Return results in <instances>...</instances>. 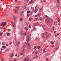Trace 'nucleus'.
<instances>
[{
	"instance_id": "obj_1",
	"label": "nucleus",
	"mask_w": 61,
	"mask_h": 61,
	"mask_svg": "<svg viewBox=\"0 0 61 61\" xmlns=\"http://www.w3.org/2000/svg\"><path fill=\"white\" fill-rule=\"evenodd\" d=\"M29 37V35L27 36V39H26V41L27 42V43H24V47H26V45L28 46H30V44H29V41H30L29 38L28 37Z\"/></svg>"
},
{
	"instance_id": "obj_2",
	"label": "nucleus",
	"mask_w": 61,
	"mask_h": 61,
	"mask_svg": "<svg viewBox=\"0 0 61 61\" xmlns=\"http://www.w3.org/2000/svg\"><path fill=\"white\" fill-rule=\"evenodd\" d=\"M51 20L50 19H48V21H47V20L46 19H45V22H47V23H48V24H50V23H51V20Z\"/></svg>"
},
{
	"instance_id": "obj_3",
	"label": "nucleus",
	"mask_w": 61,
	"mask_h": 61,
	"mask_svg": "<svg viewBox=\"0 0 61 61\" xmlns=\"http://www.w3.org/2000/svg\"><path fill=\"white\" fill-rule=\"evenodd\" d=\"M35 10L34 11V13H36L37 12V11H38V5H36L35 6Z\"/></svg>"
},
{
	"instance_id": "obj_4",
	"label": "nucleus",
	"mask_w": 61,
	"mask_h": 61,
	"mask_svg": "<svg viewBox=\"0 0 61 61\" xmlns=\"http://www.w3.org/2000/svg\"><path fill=\"white\" fill-rule=\"evenodd\" d=\"M41 15V14H40L38 13L37 15H36L35 16V17H37V18H38V17H40V16Z\"/></svg>"
},
{
	"instance_id": "obj_5",
	"label": "nucleus",
	"mask_w": 61,
	"mask_h": 61,
	"mask_svg": "<svg viewBox=\"0 0 61 61\" xmlns=\"http://www.w3.org/2000/svg\"><path fill=\"white\" fill-rule=\"evenodd\" d=\"M15 8L16 9H15V13H17V10H18V9H19V7H18L16 6Z\"/></svg>"
},
{
	"instance_id": "obj_6",
	"label": "nucleus",
	"mask_w": 61,
	"mask_h": 61,
	"mask_svg": "<svg viewBox=\"0 0 61 61\" xmlns=\"http://www.w3.org/2000/svg\"><path fill=\"white\" fill-rule=\"evenodd\" d=\"M19 44H20V41H18L17 42H15V46H17Z\"/></svg>"
},
{
	"instance_id": "obj_7",
	"label": "nucleus",
	"mask_w": 61,
	"mask_h": 61,
	"mask_svg": "<svg viewBox=\"0 0 61 61\" xmlns=\"http://www.w3.org/2000/svg\"><path fill=\"white\" fill-rule=\"evenodd\" d=\"M25 51H26V48L25 47L23 48L22 51L23 53H24L25 52Z\"/></svg>"
},
{
	"instance_id": "obj_8",
	"label": "nucleus",
	"mask_w": 61,
	"mask_h": 61,
	"mask_svg": "<svg viewBox=\"0 0 61 61\" xmlns=\"http://www.w3.org/2000/svg\"><path fill=\"white\" fill-rule=\"evenodd\" d=\"M29 58L28 57H26L25 59H24V60L25 61H28L29 60Z\"/></svg>"
},
{
	"instance_id": "obj_9",
	"label": "nucleus",
	"mask_w": 61,
	"mask_h": 61,
	"mask_svg": "<svg viewBox=\"0 0 61 61\" xmlns=\"http://www.w3.org/2000/svg\"><path fill=\"white\" fill-rule=\"evenodd\" d=\"M6 23H7V22H3L2 24L1 25L2 26H5V24H6Z\"/></svg>"
},
{
	"instance_id": "obj_10",
	"label": "nucleus",
	"mask_w": 61,
	"mask_h": 61,
	"mask_svg": "<svg viewBox=\"0 0 61 61\" xmlns=\"http://www.w3.org/2000/svg\"><path fill=\"white\" fill-rule=\"evenodd\" d=\"M23 11H21L20 13V15L21 16H23Z\"/></svg>"
},
{
	"instance_id": "obj_11",
	"label": "nucleus",
	"mask_w": 61,
	"mask_h": 61,
	"mask_svg": "<svg viewBox=\"0 0 61 61\" xmlns=\"http://www.w3.org/2000/svg\"><path fill=\"white\" fill-rule=\"evenodd\" d=\"M23 8L24 9H26L27 8V5L24 6H23Z\"/></svg>"
},
{
	"instance_id": "obj_12",
	"label": "nucleus",
	"mask_w": 61,
	"mask_h": 61,
	"mask_svg": "<svg viewBox=\"0 0 61 61\" xmlns=\"http://www.w3.org/2000/svg\"><path fill=\"white\" fill-rule=\"evenodd\" d=\"M54 30H55V27L53 26L51 30V31L52 32H53V31H54Z\"/></svg>"
},
{
	"instance_id": "obj_13",
	"label": "nucleus",
	"mask_w": 61,
	"mask_h": 61,
	"mask_svg": "<svg viewBox=\"0 0 61 61\" xmlns=\"http://www.w3.org/2000/svg\"><path fill=\"white\" fill-rule=\"evenodd\" d=\"M32 15V13L31 12H30V14H27V17H28V16H29V15H30L31 16Z\"/></svg>"
},
{
	"instance_id": "obj_14",
	"label": "nucleus",
	"mask_w": 61,
	"mask_h": 61,
	"mask_svg": "<svg viewBox=\"0 0 61 61\" xmlns=\"http://www.w3.org/2000/svg\"><path fill=\"white\" fill-rule=\"evenodd\" d=\"M57 20L58 22H59V21L60 20V16H58Z\"/></svg>"
},
{
	"instance_id": "obj_15",
	"label": "nucleus",
	"mask_w": 61,
	"mask_h": 61,
	"mask_svg": "<svg viewBox=\"0 0 61 61\" xmlns=\"http://www.w3.org/2000/svg\"><path fill=\"white\" fill-rule=\"evenodd\" d=\"M34 3V1L32 0L30 1L29 3V4H32V3Z\"/></svg>"
},
{
	"instance_id": "obj_16",
	"label": "nucleus",
	"mask_w": 61,
	"mask_h": 61,
	"mask_svg": "<svg viewBox=\"0 0 61 61\" xmlns=\"http://www.w3.org/2000/svg\"><path fill=\"white\" fill-rule=\"evenodd\" d=\"M19 54H20V55H23V56H24V54L22 53V52L21 51L19 52Z\"/></svg>"
},
{
	"instance_id": "obj_17",
	"label": "nucleus",
	"mask_w": 61,
	"mask_h": 61,
	"mask_svg": "<svg viewBox=\"0 0 61 61\" xmlns=\"http://www.w3.org/2000/svg\"><path fill=\"white\" fill-rule=\"evenodd\" d=\"M45 17H46V18H47V19H50V18H49V17L47 15H45Z\"/></svg>"
},
{
	"instance_id": "obj_18",
	"label": "nucleus",
	"mask_w": 61,
	"mask_h": 61,
	"mask_svg": "<svg viewBox=\"0 0 61 61\" xmlns=\"http://www.w3.org/2000/svg\"><path fill=\"white\" fill-rule=\"evenodd\" d=\"M31 10H34V7H31Z\"/></svg>"
},
{
	"instance_id": "obj_19",
	"label": "nucleus",
	"mask_w": 61,
	"mask_h": 61,
	"mask_svg": "<svg viewBox=\"0 0 61 61\" xmlns=\"http://www.w3.org/2000/svg\"><path fill=\"white\" fill-rule=\"evenodd\" d=\"M45 35V34L44 33H42V37H45V36H44V35Z\"/></svg>"
},
{
	"instance_id": "obj_20",
	"label": "nucleus",
	"mask_w": 61,
	"mask_h": 61,
	"mask_svg": "<svg viewBox=\"0 0 61 61\" xmlns=\"http://www.w3.org/2000/svg\"><path fill=\"white\" fill-rule=\"evenodd\" d=\"M34 49H35V50H36V49L37 48V46H34Z\"/></svg>"
},
{
	"instance_id": "obj_21",
	"label": "nucleus",
	"mask_w": 61,
	"mask_h": 61,
	"mask_svg": "<svg viewBox=\"0 0 61 61\" xmlns=\"http://www.w3.org/2000/svg\"><path fill=\"white\" fill-rule=\"evenodd\" d=\"M2 47L3 48H5L6 47L5 46H3Z\"/></svg>"
},
{
	"instance_id": "obj_22",
	"label": "nucleus",
	"mask_w": 61,
	"mask_h": 61,
	"mask_svg": "<svg viewBox=\"0 0 61 61\" xmlns=\"http://www.w3.org/2000/svg\"><path fill=\"white\" fill-rule=\"evenodd\" d=\"M13 17L14 19H16V16H15V15L14 16H13Z\"/></svg>"
},
{
	"instance_id": "obj_23",
	"label": "nucleus",
	"mask_w": 61,
	"mask_h": 61,
	"mask_svg": "<svg viewBox=\"0 0 61 61\" xmlns=\"http://www.w3.org/2000/svg\"><path fill=\"white\" fill-rule=\"evenodd\" d=\"M35 26L36 25H39V23H37L36 24H35Z\"/></svg>"
},
{
	"instance_id": "obj_24",
	"label": "nucleus",
	"mask_w": 61,
	"mask_h": 61,
	"mask_svg": "<svg viewBox=\"0 0 61 61\" xmlns=\"http://www.w3.org/2000/svg\"><path fill=\"white\" fill-rule=\"evenodd\" d=\"M23 20V18H21L20 19V21H22V20Z\"/></svg>"
},
{
	"instance_id": "obj_25",
	"label": "nucleus",
	"mask_w": 61,
	"mask_h": 61,
	"mask_svg": "<svg viewBox=\"0 0 61 61\" xmlns=\"http://www.w3.org/2000/svg\"><path fill=\"white\" fill-rule=\"evenodd\" d=\"M37 20H38V18H36L35 19L34 21H37Z\"/></svg>"
},
{
	"instance_id": "obj_26",
	"label": "nucleus",
	"mask_w": 61,
	"mask_h": 61,
	"mask_svg": "<svg viewBox=\"0 0 61 61\" xmlns=\"http://www.w3.org/2000/svg\"><path fill=\"white\" fill-rule=\"evenodd\" d=\"M42 8H40L39 9V11L40 12L42 11Z\"/></svg>"
},
{
	"instance_id": "obj_27",
	"label": "nucleus",
	"mask_w": 61,
	"mask_h": 61,
	"mask_svg": "<svg viewBox=\"0 0 61 61\" xmlns=\"http://www.w3.org/2000/svg\"><path fill=\"white\" fill-rule=\"evenodd\" d=\"M32 18L30 17L29 19V21H31V20H32Z\"/></svg>"
},
{
	"instance_id": "obj_28",
	"label": "nucleus",
	"mask_w": 61,
	"mask_h": 61,
	"mask_svg": "<svg viewBox=\"0 0 61 61\" xmlns=\"http://www.w3.org/2000/svg\"><path fill=\"white\" fill-rule=\"evenodd\" d=\"M40 20H43V18L41 17H40Z\"/></svg>"
},
{
	"instance_id": "obj_29",
	"label": "nucleus",
	"mask_w": 61,
	"mask_h": 61,
	"mask_svg": "<svg viewBox=\"0 0 61 61\" xmlns=\"http://www.w3.org/2000/svg\"><path fill=\"white\" fill-rule=\"evenodd\" d=\"M36 58L38 57H39V55H36Z\"/></svg>"
},
{
	"instance_id": "obj_30",
	"label": "nucleus",
	"mask_w": 61,
	"mask_h": 61,
	"mask_svg": "<svg viewBox=\"0 0 61 61\" xmlns=\"http://www.w3.org/2000/svg\"><path fill=\"white\" fill-rule=\"evenodd\" d=\"M58 35H59V34H56L55 36H56V37L57 36H58Z\"/></svg>"
},
{
	"instance_id": "obj_31",
	"label": "nucleus",
	"mask_w": 61,
	"mask_h": 61,
	"mask_svg": "<svg viewBox=\"0 0 61 61\" xmlns=\"http://www.w3.org/2000/svg\"><path fill=\"white\" fill-rule=\"evenodd\" d=\"M2 34H3V32H0V36H2Z\"/></svg>"
},
{
	"instance_id": "obj_32",
	"label": "nucleus",
	"mask_w": 61,
	"mask_h": 61,
	"mask_svg": "<svg viewBox=\"0 0 61 61\" xmlns=\"http://www.w3.org/2000/svg\"><path fill=\"white\" fill-rule=\"evenodd\" d=\"M30 11L29 10L27 12V14H29L30 13Z\"/></svg>"
},
{
	"instance_id": "obj_33",
	"label": "nucleus",
	"mask_w": 61,
	"mask_h": 61,
	"mask_svg": "<svg viewBox=\"0 0 61 61\" xmlns=\"http://www.w3.org/2000/svg\"><path fill=\"white\" fill-rule=\"evenodd\" d=\"M50 43L51 44H54V42L53 41H51Z\"/></svg>"
},
{
	"instance_id": "obj_34",
	"label": "nucleus",
	"mask_w": 61,
	"mask_h": 61,
	"mask_svg": "<svg viewBox=\"0 0 61 61\" xmlns=\"http://www.w3.org/2000/svg\"><path fill=\"white\" fill-rule=\"evenodd\" d=\"M33 30L34 31H36V28H33Z\"/></svg>"
},
{
	"instance_id": "obj_35",
	"label": "nucleus",
	"mask_w": 61,
	"mask_h": 61,
	"mask_svg": "<svg viewBox=\"0 0 61 61\" xmlns=\"http://www.w3.org/2000/svg\"><path fill=\"white\" fill-rule=\"evenodd\" d=\"M25 29L26 30H28V29L27 27H25Z\"/></svg>"
},
{
	"instance_id": "obj_36",
	"label": "nucleus",
	"mask_w": 61,
	"mask_h": 61,
	"mask_svg": "<svg viewBox=\"0 0 61 61\" xmlns=\"http://www.w3.org/2000/svg\"><path fill=\"white\" fill-rule=\"evenodd\" d=\"M29 24V23H28V22L26 24V25H28Z\"/></svg>"
},
{
	"instance_id": "obj_37",
	"label": "nucleus",
	"mask_w": 61,
	"mask_h": 61,
	"mask_svg": "<svg viewBox=\"0 0 61 61\" xmlns=\"http://www.w3.org/2000/svg\"><path fill=\"white\" fill-rule=\"evenodd\" d=\"M23 35H24V36H26V33H25L23 34Z\"/></svg>"
},
{
	"instance_id": "obj_38",
	"label": "nucleus",
	"mask_w": 61,
	"mask_h": 61,
	"mask_svg": "<svg viewBox=\"0 0 61 61\" xmlns=\"http://www.w3.org/2000/svg\"><path fill=\"white\" fill-rule=\"evenodd\" d=\"M37 53H38L36 51V52H35V55H36V54H37Z\"/></svg>"
},
{
	"instance_id": "obj_39",
	"label": "nucleus",
	"mask_w": 61,
	"mask_h": 61,
	"mask_svg": "<svg viewBox=\"0 0 61 61\" xmlns=\"http://www.w3.org/2000/svg\"><path fill=\"white\" fill-rule=\"evenodd\" d=\"M8 16V14H6L5 15V16Z\"/></svg>"
},
{
	"instance_id": "obj_40",
	"label": "nucleus",
	"mask_w": 61,
	"mask_h": 61,
	"mask_svg": "<svg viewBox=\"0 0 61 61\" xmlns=\"http://www.w3.org/2000/svg\"><path fill=\"white\" fill-rule=\"evenodd\" d=\"M10 33H8L7 34V35L8 36H9V35H10Z\"/></svg>"
},
{
	"instance_id": "obj_41",
	"label": "nucleus",
	"mask_w": 61,
	"mask_h": 61,
	"mask_svg": "<svg viewBox=\"0 0 61 61\" xmlns=\"http://www.w3.org/2000/svg\"><path fill=\"white\" fill-rule=\"evenodd\" d=\"M15 23H14V25H13V27H14V26H15Z\"/></svg>"
},
{
	"instance_id": "obj_42",
	"label": "nucleus",
	"mask_w": 61,
	"mask_h": 61,
	"mask_svg": "<svg viewBox=\"0 0 61 61\" xmlns=\"http://www.w3.org/2000/svg\"><path fill=\"white\" fill-rule=\"evenodd\" d=\"M59 47H57V48H56V50H57L58 49Z\"/></svg>"
},
{
	"instance_id": "obj_43",
	"label": "nucleus",
	"mask_w": 61,
	"mask_h": 61,
	"mask_svg": "<svg viewBox=\"0 0 61 61\" xmlns=\"http://www.w3.org/2000/svg\"><path fill=\"white\" fill-rule=\"evenodd\" d=\"M39 39L37 38H36L35 39V40H39Z\"/></svg>"
},
{
	"instance_id": "obj_44",
	"label": "nucleus",
	"mask_w": 61,
	"mask_h": 61,
	"mask_svg": "<svg viewBox=\"0 0 61 61\" xmlns=\"http://www.w3.org/2000/svg\"><path fill=\"white\" fill-rule=\"evenodd\" d=\"M20 35H23V33H22V32H20Z\"/></svg>"
},
{
	"instance_id": "obj_45",
	"label": "nucleus",
	"mask_w": 61,
	"mask_h": 61,
	"mask_svg": "<svg viewBox=\"0 0 61 61\" xmlns=\"http://www.w3.org/2000/svg\"><path fill=\"white\" fill-rule=\"evenodd\" d=\"M48 36H51V33H49L48 35Z\"/></svg>"
},
{
	"instance_id": "obj_46",
	"label": "nucleus",
	"mask_w": 61,
	"mask_h": 61,
	"mask_svg": "<svg viewBox=\"0 0 61 61\" xmlns=\"http://www.w3.org/2000/svg\"><path fill=\"white\" fill-rule=\"evenodd\" d=\"M37 48H38V49H39V48H40V46H38Z\"/></svg>"
},
{
	"instance_id": "obj_47",
	"label": "nucleus",
	"mask_w": 61,
	"mask_h": 61,
	"mask_svg": "<svg viewBox=\"0 0 61 61\" xmlns=\"http://www.w3.org/2000/svg\"><path fill=\"white\" fill-rule=\"evenodd\" d=\"M43 2H44V3L46 2V0H43Z\"/></svg>"
},
{
	"instance_id": "obj_48",
	"label": "nucleus",
	"mask_w": 61,
	"mask_h": 61,
	"mask_svg": "<svg viewBox=\"0 0 61 61\" xmlns=\"http://www.w3.org/2000/svg\"><path fill=\"white\" fill-rule=\"evenodd\" d=\"M11 31V29H8V31Z\"/></svg>"
},
{
	"instance_id": "obj_49",
	"label": "nucleus",
	"mask_w": 61,
	"mask_h": 61,
	"mask_svg": "<svg viewBox=\"0 0 61 61\" xmlns=\"http://www.w3.org/2000/svg\"><path fill=\"white\" fill-rule=\"evenodd\" d=\"M2 44L3 45H5V42H3L2 43Z\"/></svg>"
},
{
	"instance_id": "obj_50",
	"label": "nucleus",
	"mask_w": 61,
	"mask_h": 61,
	"mask_svg": "<svg viewBox=\"0 0 61 61\" xmlns=\"http://www.w3.org/2000/svg\"><path fill=\"white\" fill-rule=\"evenodd\" d=\"M31 26H30V25H29V28H31Z\"/></svg>"
},
{
	"instance_id": "obj_51",
	"label": "nucleus",
	"mask_w": 61,
	"mask_h": 61,
	"mask_svg": "<svg viewBox=\"0 0 61 61\" xmlns=\"http://www.w3.org/2000/svg\"><path fill=\"white\" fill-rule=\"evenodd\" d=\"M14 56V55H13V54H12L11 55V56L10 57H12V56Z\"/></svg>"
},
{
	"instance_id": "obj_52",
	"label": "nucleus",
	"mask_w": 61,
	"mask_h": 61,
	"mask_svg": "<svg viewBox=\"0 0 61 61\" xmlns=\"http://www.w3.org/2000/svg\"><path fill=\"white\" fill-rule=\"evenodd\" d=\"M46 61H48V59H47V58H46Z\"/></svg>"
},
{
	"instance_id": "obj_53",
	"label": "nucleus",
	"mask_w": 61,
	"mask_h": 61,
	"mask_svg": "<svg viewBox=\"0 0 61 61\" xmlns=\"http://www.w3.org/2000/svg\"><path fill=\"white\" fill-rule=\"evenodd\" d=\"M14 61H16V59H15L14 60Z\"/></svg>"
},
{
	"instance_id": "obj_54",
	"label": "nucleus",
	"mask_w": 61,
	"mask_h": 61,
	"mask_svg": "<svg viewBox=\"0 0 61 61\" xmlns=\"http://www.w3.org/2000/svg\"><path fill=\"white\" fill-rule=\"evenodd\" d=\"M27 3H24V5H27Z\"/></svg>"
},
{
	"instance_id": "obj_55",
	"label": "nucleus",
	"mask_w": 61,
	"mask_h": 61,
	"mask_svg": "<svg viewBox=\"0 0 61 61\" xmlns=\"http://www.w3.org/2000/svg\"><path fill=\"white\" fill-rule=\"evenodd\" d=\"M12 42L11 41L10 42V45H11V44H12Z\"/></svg>"
},
{
	"instance_id": "obj_56",
	"label": "nucleus",
	"mask_w": 61,
	"mask_h": 61,
	"mask_svg": "<svg viewBox=\"0 0 61 61\" xmlns=\"http://www.w3.org/2000/svg\"><path fill=\"white\" fill-rule=\"evenodd\" d=\"M47 33H46V35L47 36Z\"/></svg>"
},
{
	"instance_id": "obj_57",
	"label": "nucleus",
	"mask_w": 61,
	"mask_h": 61,
	"mask_svg": "<svg viewBox=\"0 0 61 61\" xmlns=\"http://www.w3.org/2000/svg\"><path fill=\"white\" fill-rule=\"evenodd\" d=\"M54 45H52V47H54Z\"/></svg>"
},
{
	"instance_id": "obj_58",
	"label": "nucleus",
	"mask_w": 61,
	"mask_h": 61,
	"mask_svg": "<svg viewBox=\"0 0 61 61\" xmlns=\"http://www.w3.org/2000/svg\"><path fill=\"white\" fill-rule=\"evenodd\" d=\"M1 50H4V49H2V48L1 49Z\"/></svg>"
},
{
	"instance_id": "obj_59",
	"label": "nucleus",
	"mask_w": 61,
	"mask_h": 61,
	"mask_svg": "<svg viewBox=\"0 0 61 61\" xmlns=\"http://www.w3.org/2000/svg\"><path fill=\"white\" fill-rule=\"evenodd\" d=\"M16 60H18V58H16Z\"/></svg>"
},
{
	"instance_id": "obj_60",
	"label": "nucleus",
	"mask_w": 61,
	"mask_h": 61,
	"mask_svg": "<svg viewBox=\"0 0 61 61\" xmlns=\"http://www.w3.org/2000/svg\"><path fill=\"white\" fill-rule=\"evenodd\" d=\"M26 1H27V2H28V1H29V0H26Z\"/></svg>"
},
{
	"instance_id": "obj_61",
	"label": "nucleus",
	"mask_w": 61,
	"mask_h": 61,
	"mask_svg": "<svg viewBox=\"0 0 61 61\" xmlns=\"http://www.w3.org/2000/svg\"><path fill=\"white\" fill-rule=\"evenodd\" d=\"M1 60H2V61H3V59H1Z\"/></svg>"
},
{
	"instance_id": "obj_62",
	"label": "nucleus",
	"mask_w": 61,
	"mask_h": 61,
	"mask_svg": "<svg viewBox=\"0 0 61 61\" xmlns=\"http://www.w3.org/2000/svg\"><path fill=\"white\" fill-rule=\"evenodd\" d=\"M6 46H8V45L7 44L6 45Z\"/></svg>"
},
{
	"instance_id": "obj_63",
	"label": "nucleus",
	"mask_w": 61,
	"mask_h": 61,
	"mask_svg": "<svg viewBox=\"0 0 61 61\" xmlns=\"http://www.w3.org/2000/svg\"><path fill=\"white\" fill-rule=\"evenodd\" d=\"M17 54H16V55H15V56H17Z\"/></svg>"
},
{
	"instance_id": "obj_64",
	"label": "nucleus",
	"mask_w": 61,
	"mask_h": 61,
	"mask_svg": "<svg viewBox=\"0 0 61 61\" xmlns=\"http://www.w3.org/2000/svg\"><path fill=\"white\" fill-rule=\"evenodd\" d=\"M2 52L1 51H0V54H2Z\"/></svg>"
}]
</instances>
